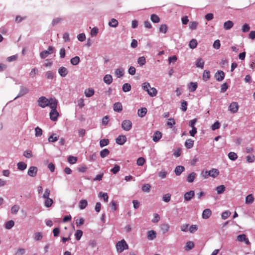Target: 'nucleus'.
<instances>
[{
  "mask_svg": "<svg viewBox=\"0 0 255 255\" xmlns=\"http://www.w3.org/2000/svg\"><path fill=\"white\" fill-rule=\"evenodd\" d=\"M37 102L38 105L42 108H44L47 106H49L50 108H51V104L52 103H58L57 100L54 98H50V99H48L43 96L39 98Z\"/></svg>",
  "mask_w": 255,
  "mask_h": 255,
  "instance_id": "nucleus-1",
  "label": "nucleus"
},
{
  "mask_svg": "<svg viewBox=\"0 0 255 255\" xmlns=\"http://www.w3.org/2000/svg\"><path fill=\"white\" fill-rule=\"evenodd\" d=\"M58 103H52L51 107L50 108L51 109V111L49 114L50 118L52 121H56L57 120V118L59 116V113L57 112L56 108L57 106Z\"/></svg>",
  "mask_w": 255,
  "mask_h": 255,
  "instance_id": "nucleus-2",
  "label": "nucleus"
},
{
  "mask_svg": "<svg viewBox=\"0 0 255 255\" xmlns=\"http://www.w3.org/2000/svg\"><path fill=\"white\" fill-rule=\"evenodd\" d=\"M116 248L118 252L121 253L124 250L128 249V245L124 240H122L117 244Z\"/></svg>",
  "mask_w": 255,
  "mask_h": 255,
  "instance_id": "nucleus-3",
  "label": "nucleus"
},
{
  "mask_svg": "<svg viewBox=\"0 0 255 255\" xmlns=\"http://www.w3.org/2000/svg\"><path fill=\"white\" fill-rule=\"evenodd\" d=\"M122 128L126 131H129L132 128V123L130 120H124L122 123Z\"/></svg>",
  "mask_w": 255,
  "mask_h": 255,
  "instance_id": "nucleus-4",
  "label": "nucleus"
},
{
  "mask_svg": "<svg viewBox=\"0 0 255 255\" xmlns=\"http://www.w3.org/2000/svg\"><path fill=\"white\" fill-rule=\"evenodd\" d=\"M54 48L52 46H49L47 50H44L40 52V56L41 58L44 59L49 54H51L53 52Z\"/></svg>",
  "mask_w": 255,
  "mask_h": 255,
  "instance_id": "nucleus-5",
  "label": "nucleus"
},
{
  "mask_svg": "<svg viewBox=\"0 0 255 255\" xmlns=\"http://www.w3.org/2000/svg\"><path fill=\"white\" fill-rule=\"evenodd\" d=\"M239 105L237 102H232L229 107V111L232 113H236L239 110Z\"/></svg>",
  "mask_w": 255,
  "mask_h": 255,
  "instance_id": "nucleus-6",
  "label": "nucleus"
},
{
  "mask_svg": "<svg viewBox=\"0 0 255 255\" xmlns=\"http://www.w3.org/2000/svg\"><path fill=\"white\" fill-rule=\"evenodd\" d=\"M37 168L35 166H31L28 170L27 174L32 177H35L37 173Z\"/></svg>",
  "mask_w": 255,
  "mask_h": 255,
  "instance_id": "nucleus-7",
  "label": "nucleus"
},
{
  "mask_svg": "<svg viewBox=\"0 0 255 255\" xmlns=\"http://www.w3.org/2000/svg\"><path fill=\"white\" fill-rule=\"evenodd\" d=\"M195 195L194 191H190L185 193L184 195V198L185 201H189L191 200Z\"/></svg>",
  "mask_w": 255,
  "mask_h": 255,
  "instance_id": "nucleus-8",
  "label": "nucleus"
},
{
  "mask_svg": "<svg viewBox=\"0 0 255 255\" xmlns=\"http://www.w3.org/2000/svg\"><path fill=\"white\" fill-rule=\"evenodd\" d=\"M237 240L240 242H244L247 245L250 244V242H249L248 239L247 238L246 235L245 234L239 235L237 237Z\"/></svg>",
  "mask_w": 255,
  "mask_h": 255,
  "instance_id": "nucleus-9",
  "label": "nucleus"
},
{
  "mask_svg": "<svg viewBox=\"0 0 255 255\" xmlns=\"http://www.w3.org/2000/svg\"><path fill=\"white\" fill-rule=\"evenodd\" d=\"M215 77L218 81H221L224 79L225 73L222 71H218L215 73Z\"/></svg>",
  "mask_w": 255,
  "mask_h": 255,
  "instance_id": "nucleus-10",
  "label": "nucleus"
},
{
  "mask_svg": "<svg viewBox=\"0 0 255 255\" xmlns=\"http://www.w3.org/2000/svg\"><path fill=\"white\" fill-rule=\"evenodd\" d=\"M126 140H127L126 136L124 135H119L116 138L117 143H118L120 145H123L126 142Z\"/></svg>",
  "mask_w": 255,
  "mask_h": 255,
  "instance_id": "nucleus-11",
  "label": "nucleus"
},
{
  "mask_svg": "<svg viewBox=\"0 0 255 255\" xmlns=\"http://www.w3.org/2000/svg\"><path fill=\"white\" fill-rule=\"evenodd\" d=\"M114 110L118 113H120L123 110V106L120 102H117L114 104L113 106Z\"/></svg>",
  "mask_w": 255,
  "mask_h": 255,
  "instance_id": "nucleus-12",
  "label": "nucleus"
},
{
  "mask_svg": "<svg viewBox=\"0 0 255 255\" xmlns=\"http://www.w3.org/2000/svg\"><path fill=\"white\" fill-rule=\"evenodd\" d=\"M219 174V171L217 169L212 168L209 171V175L213 178L217 177Z\"/></svg>",
  "mask_w": 255,
  "mask_h": 255,
  "instance_id": "nucleus-13",
  "label": "nucleus"
},
{
  "mask_svg": "<svg viewBox=\"0 0 255 255\" xmlns=\"http://www.w3.org/2000/svg\"><path fill=\"white\" fill-rule=\"evenodd\" d=\"M162 137V133L159 131H156L152 136V140L154 142L158 141Z\"/></svg>",
  "mask_w": 255,
  "mask_h": 255,
  "instance_id": "nucleus-14",
  "label": "nucleus"
},
{
  "mask_svg": "<svg viewBox=\"0 0 255 255\" xmlns=\"http://www.w3.org/2000/svg\"><path fill=\"white\" fill-rule=\"evenodd\" d=\"M211 210L209 209H206L203 211L202 217L203 219H207L211 216Z\"/></svg>",
  "mask_w": 255,
  "mask_h": 255,
  "instance_id": "nucleus-15",
  "label": "nucleus"
},
{
  "mask_svg": "<svg viewBox=\"0 0 255 255\" xmlns=\"http://www.w3.org/2000/svg\"><path fill=\"white\" fill-rule=\"evenodd\" d=\"M95 91L92 88H88L85 89L84 94L86 97H91L94 95Z\"/></svg>",
  "mask_w": 255,
  "mask_h": 255,
  "instance_id": "nucleus-16",
  "label": "nucleus"
},
{
  "mask_svg": "<svg viewBox=\"0 0 255 255\" xmlns=\"http://www.w3.org/2000/svg\"><path fill=\"white\" fill-rule=\"evenodd\" d=\"M170 228L169 225L167 223H163L160 226V229L163 233L165 234L168 232Z\"/></svg>",
  "mask_w": 255,
  "mask_h": 255,
  "instance_id": "nucleus-17",
  "label": "nucleus"
},
{
  "mask_svg": "<svg viewBox=\"0 0 255 255\" xmlns=\"http://www.w3.org/2000/svg\"><path fill=\"white\" fill-rule=\"evenodd\" d=\"M184 167L181 165L177 166L174 172L177 176H179L181 173L184 170Z\"/></svg>",
  "mask_w": 255,
  "mask_h": 255,
  "instance_id": "nucleus-18",
  "label": "nucleus"
},
{
  "mask_svg": "<svg viewBox=\"0 0 255 255\" xmlns=\"http://www.w3.org/2000/svg\"><path fill=\"white\" fill-rule=\"evenodd\" d=\"M58 73L62 77H65L68 74L67 69L64 67H60L58 70Z\"/></svg>",
  "mask_w": 255,
  "mask_h": 255,
  "instance_id": "nucleus-19",
  "label": "nucleus"
},
{
  "mask_svg": "<svg viewBox=\"0 0 255 255\" xmlns=\"http://www.w3.org/2000/svg\"><path fill=\"white\" fill-rule=\"evenodd\" d=\"M234 25V23L231 20H228L224 23V28L226 30L231 29Z\"/></svg>",
  "mask_w": 255,
  "mask_h": 255,
  "instance_id": "nucleus-20",
  "label": "nucleus"
},
{
  "mask_svg": "<svg viewBox=\"0 0 255 255\" xmlns=\"http://www.w3.org/2000/svg\"><path fill=\"white\" fill-rule=\"evenodd\" d=\"M147 113V109L146 108H141L138 110V116L141 118L143 117Z\"/></svg>",
  "mask_w": 255,
  "mask_h": 255,
  "instance_id": "nucleus-21",
  "label": "nucleus"
},
{
  "mask_svg": "<svg viewBox=\"0 0 255 255\" xmlns=\"http://www.w3.org/2000/svg\"><path fill=\"white\" fill-rule=\"evenodd\" d=\"M104 81L108 85L110 84L113 81L112 76L109 74L106 75L104 77Z\"/></svg>",
  "mask_w": 255,
  "mask_h": 255,
  "instance_id": "nucleus-22",
  "label": "nucleus"
},
{
  "mask_svg": "<svg viewBox=\"0 0 255 255\" xmlns=\"http://www.w3.org/2000/svg\"><path fill=\"white\" fill-rule=\"evenodd\" d=\"M193 145L194 140L191 139H187L185 142V146L188 149L191 148Z\"/></svg>",
  "mask_w": 255,
  "mask_h": 255,
  "instance_id": "nucleus-23",
  "label": "nucleus"
},
{
  "mask_svg": "<svg viewBox=\"0 0 255 255\" xmlns=\"http://www.w3.org/2000/svg\"><path fill=\"white\" fill-rule=\"evenodd\" d=\"M196 176V174L194 172H191L187 176V181L189 183L193 182Z\"/></svg>",
  "mask_w": 255,
  "mask_h": 255,
  "instance_id": "nucleus-24",
  "label": "nucleus"
},
{
  "mask_svg": "<svg viewBox=\"0 0 255 255\" xmlns=\"http://www.w3.org/2000/svg\"><path fill=\"white\" fill-rule=\"evenodd\" d=\"M204 61L203 59L199 58L196 60V65L197 67L203 69L204 68Z\"/></svg>",
  "mask_w": 255,
  "mask_h": 255,
  "instance_id": "nucleus-25",
  "label": "nucleus"
},
{
  "mask_svg": "<svg viewBox=\"0 0 255 255\" xmlns=\"http://www.w3.org/2000/svg\"><path fill=\"white\" fill-rule=\"evenodd\" d=\"M28 92V90L27 88L21 86L20 87L19 93L17 96V97H21L26 94H27Z\"/></svg>",
  "mask_w": 255,
  "mask_h": 255,
  "instance_id": "nucleus-26",
  "label": "nucleus"
},
{
  "mask_svg": "<svg viewBox=\"0 0 255 255\" xmlns=\"http://www.w3.org/2000/svg\"><path fill=\"white\" fill-rule=\"evenodd\" d=\"M110 154V151L109 149L107 148H105L103 150H102L100 152V154L102 158H105L107 157L108 155H109Z\"/></svg>",
  "mask_w": 255,
  "mask_h": 255,
  "instance_id": "nucleus-27",
  "label": "nucleus"
},
{
  "mask_svg": "<svg viewBox=\"0 0 255 255\" xmlns=\"http://www.w3.org/2000/svg\"><path fill=\"white\" fill-rule=\"evenodd\" d=\"M210 78V72L209 71L204 70L203 74V80L205 81H208Z\"/></svg>",
  "mask_w": 255,
  "mask_h": 255,
  "instance_id": "nucleus-28",
  "label": "nucleus"
},
{
  "mask_svg": "<svg viewBox=\"0 0 255 255\" xmlns=\"http://www.w3.org/2000/svg\"><path fill=\"white\" fill-rule=\"evenodd\" d=\"M147 237L149 240H152L156 238V233L153 230H151L147 233Z\"/></svg>",
  "mask_w": 255,
  "mask_h": 255,
  "instance_id": "nucleus-29",
  "label": "nucleus"
},
{
  "mask_svg": "<svg viewBox=\"0 0 255 255\" xmlns=\"http://www.w3.org/2000/svg\"><path fill=\"white\" fill-rule=\"evenodd\" d=\"M44 205L46 207H50L53 203V200L50 198H45Z\"/></svg>",
  "mask_w": 255,
  "mask_h": 255,
  "instance_id": "nucleus-30",
  "label": "nucleus"
},
{
  "mask_svg": "<svg viewBox=\"0 0 255 255\" xmlns=\"http://www.w3.org/2000/svg\"><path fill=\"white\" fill-rule=\"evenodd\" d=\"M147 92L151 97L155 96L157 93V91L155 88H150Z\"/></svg>",
  "mask_w": 255,
  "mask_h": 255,
  "instance_id": "nucleus-31",
  "label": "nucleus"
},
{
  "mask_svg": "<svg viewBox=\"0 0 255 255\" xmlns=\"http://www.w3.org/2000/svg\"><path fill=\"white\" fill-rule=\"evenodd\" d=\"M194 247V244L193 242L189 241L186 243V245L185 247V249L186 251H189L192 249Z\"/></svg>",
  "mask_w": 255,
  "mask_h": 255,
  "instance_id": "nucleus-32",
  "label": "nucleus"
},
{
  "mask_svg": "<svg viewBox=\"0 0 255 255\" xmlns=\"http://www.w3.org/2000/svg\"><path fill=\"white\" fill-rule=\"evenodd\" d=\"M88 205V202L86 200H82L79 202V208L80 209H85Z\"/></svg>",
  "mask_w": 255,
  "mask_h": 255,
  "instance_id": "nucleus-33",
  "label": "nucleus"
},
{
  "mask_svg": "<svg viewBox=\"0 0 255 255\" xmlns=\"http://www.w3.org/2000/svg\"><path fill=\"white\" fill-rule=\"evenodd\" d=\"M118 21L115 18H112L109 22V25L111 27H116L118 25Z\"/></svg>",
  "mask_w": 255,
  "mask_h": 255,
  "instance_id": "nucleus-34",
  "label": "nucleus"
},
{
  "mask_svg": "<svg viewBox=\"0 0 255 255\" xmlns=\"http://www.w3.org/2000/svg\"><path fill=\"white\" fill-rule=\"evenodd\" d=\"M18 169L20 170H24L27 167V164L23 162H19L17 163Z\"/></svg>",
  "mask_w": 255,
  "mask_h": 255,
  "instance_id": "nucleus-35",
  "label": "nucleus"
},
{
  "mask_svg": "<svg viewBox=\"0 0 255 255\" xmlns=\"http://www.w3.org/2000/svg\"><path fill=\"white\" fill-rule=\"evenodd\" d=\"M218 194H222L225 190V186L223 185L217 186L216 189Z\"/></svg>",
  "mask_w": 255,
  "mask_h": 255,
  "instance_id": "nucleus-36",
  "label": "nucleus"
},
{
  "mask_svg": "<svg viewBox=\"0 0 255 255\" xmlns=\"http://www.w3.org/2000/svg\"><path fill=\"white\" fill-rule=\"evenodd\" d=\"M131 86L128 83H125L123 85L122 89L124 92H129L131 90Z\"/></svg>",
  "mask_w": 255,
  "mask_h": 255,
  "instance_id": "nucleus-37",
  "label": "nucleus"
},
{
  "mask_svg": "<svg viewBox=\"0 0 255 255\" xmlns=\"http://www.w3.org/2000/svg\"><path fill=\"white\" fill-rule=\"evenodd\" d=\"M197 88V83L191 82L189 87V91L191 92H194Z\"/></svg>",
  "mask_w": 255,
  "mask_h": 255,
  "instance_id": "nucleus-38",
  "label": "nucleus"
},
{
  "mask_svg": "<svg viewBox=\"0 0 255 255\" xmlns=\"http://www.w3.org/2000/svg\"><path fill=\"white\" fill-rule=\"evenodd\" d=\"M71 63L73 65H77L80 62V58L78 56H75L71 59Z\"/></svg>",
  "mask_w": 255,
  "mask_h": 255,
  "instance_id": "nucleus-39",
  "label": "nucleus"
},
{
  "mask_svg": "<svg viewBox=\"0 0 255 255\" xmlns=\"http://www.w3.org/2000/svg\"><path fill=\"white\" fill-rule=\"evenodd\" d=\"M145 62L146 59L144 56H141L137 59V63L141 66L144 65L145 64Z\"/></svg>",
  "mask_w": 255,
  "mask_h": 255,
  "instance_id": "nucleus-40",
  "label": "nucleus"
},
{
  "mask_svg": "<svg viewBox=\"0 0 255 255\" xmlns=\"http://www.w3.org/2000/svg\"><path fill=\"white\" fill-rule=\"evenodd\" d=\"M115 74L118 78H120L124 75V70L121 68L117 69L115 71Z\"/></svg>",
  "mask_w": 255,
  "mask_h": 255,
  "instance_id": "nucleus-41",
  "label": "nucleus"
},
{
  "mask_svg": "<svg viewBox=\"0 0 255 255\" xmlns=\"http://www.w3.org/2000/svg\"><path fill=\"white\" fill-rule=\"evenodd\" d=\"M228 157L231 160H235L238 158L237 154L234 152H230L228 154Z\"/></svg>",
  "mask_w": 255,
  "mask_h": 255,
  "instance_id": "nucleus-42",
  "label": "nucleus"
},
{
  "mask_svg": "<svg viewBox=\"0 0 255 255\" xmlns=\"http://www.w3.org/2000/svg\"><path fill=\"white\" fill-rule=\"evenodd\" d=\"M48 141L50 142H54L58 139V136H56V134L53 133L48 137Z\"/></svg>",
  "mask_w": 255,
  "mask_h": 255,
  "instance_id": "nucleus-43",
  "label": "nucleus"
},
{
  "mask_svg": "<svg viewBox=\"0 0 255 255\" xmlns=\"http://www.w3.org/2000/svg\"><path fill=\"white\" fill-rule=\"evenodd\" d=\"M254 198L252 194H250L246 197V203L247 204H251L253 202Z\"/></svg>",
  "mask_w": 255,
  "mask_h": 255,
  "instance_id": "nucleus-44",
  "label": "nucleus"
},
{
  "mask_svg": "<svg viewBox=\"0 0 255 255\" xmlns=\"http://www.w3.org/2000/svg\"><path fill=\"white\" fill-rule=\"evenodd\" d=\"M83 235V232L81 230H77L75 233V236L76 240L79 241Z\"/></svg>",
  "mask_w": 255,
  "mask_h": 255,
  "instance_id": "nucleus-45",
  "label": "nucleus"
},
{
  "mask_svg": "<svg viewBox=\"0 0 255 255\" xmlns=\"http://www.w3.org/2000/svg\"><path fill=\"white\" fill-rule=\"evenodd\" d=\"M151 20L153 22L158 23L160 21V18L156 14H152L151 15Z\"/></svg>",
  "mask_w": 255,
  "mask_h": 255,
  "instance_id": "nucleus-46",
  "label": "nucleus"
},
{
  "mask_svg": "<svg viewBox=\"0 0 255 255\" xmlns=\"http://www.w3.org/2000/svg\"><path fill=\"white\" fill-rule=\"evenodd\" d=\"M109 144L108 139H102L100 141V145L101 147L105 146Z\"/></svg>",
  "mask_w": 255,
  "mask_h": 255,
  "instance_id": "nucleus-47",
  "label": "nucleus"
},
{
  "mask_svg": "<svg viewBox=\"0 0 255 255\" xmlns=\"http://www.w3.org/2000/svg\"><path fill=\"white\" fill-rule=\"evenodd\" d=\"M167 26L165 24H163L160 25L159 30L160 32L166 33L167 31Z\"/></svg>",
  "mask_w": 255,
  "mask_h": 255,
  "instance_id": "nucleus-48",
  "label": "nucleus"
},
{
  "mask_svg": "<svg viewBox=\"0 0 255 255\" xmlns=\"http://www.w3.org/2000/svg\"><path fill=\"white\" fill-rule=\"evenodd\" d=\"M77 161V158L75 156H70L68 158V161L70 164H75Z\"/></svg>",
  "mask_w": 255,
  "mask_h": 255,
  "instance_id": "nucleus-49",
  "label": "nucleus"
},
{
  "mask_svg": "<svg viewBox=\"0 0 255 255\" xmlns=\"http://www.w3.org/2000/svg\"><path fill=\"white\" fill-rule=\"evenodd\" d=\"M189 45V47L192 49H194V48H196L197 45V40L194 39H192L190 41Z\"/></svg>",
  "mask_w": 255,
  "mask_h": 255,
  "instance_id": "nucleus-50",
  "label": "nucleus"
},
{
  "mask_svg": "<svg viewBox=\"0 0 255 255\" xmlns=\"http://www.w3.org/2000/svg\"><path fill=\"white\" fill-rule=\"evenodd\" d=\"M19 209V206L17 205H13L11 208V212L13 214H16Z\"/></svg>",
  "mask_w": 255,
  "mask_h": 255,
  "instance_id": "nucleus-51",
  "label": "nucleus"
},
{
  "mask_svg": "<svg viewBox=\"0 0 255 255\" xmlns=\"http://www.w3.org/2000/svg\"><path fill=\"white\" fill-rule=\"evenodd\" d=\"M198 23L196 21H191L189 23V28L192 30H194L197 28Z\"/></svg>",
  "mask_w": 255,
  "mask_h": 255,
  "instance_id": "nucleus-52",
  "label": "nucleus"
},
{
  "mask_svg": "<svg viewBox=\"0 0 255 255\" xmlns=\"http://www.w3.org/2000/svg\"><path fill=\"white\" fill-rule=\"evenodd\" d=\"M14 225V222L12 220H10L7 222L5 224V228L7 229H10Z\"/></svg>",
  "mask_w": 255,
  "mask_h": 255,
  "instance_id": "nucleus-53",
  "label": "nucleus"
},
{
  "mask_svg": "<svg viewBox=\"0 0 255 255\" xmlns=\"http://www.w3.org/2000/svg\"><path fill=\"white\" fill-rule=\"evenodd\" d=\"M171 200V195L169 193L164 195L162 197V200L165 202H169Z\"/></svg>",
  "mask_w": 255,
  "mask_h": 255,
  "instance_id": "nucleus-54",
  "label": "nucleus"
},
{
  "mask_svg": "<svg viewBox=\"0 0 255 255\" xmlns=\"http://www.w3.org/2000/svg\"><path fill=\"white\" fill-rule=\"evenodd\" d=\"M151 186L149 184H145L143 185L142 190L143 192H149L150 191Z\"/></svg>",
  "mask_w": 255,
  "mask_h": 255,
  "instance_id": "nucleus-55",
  "label": "nucleus"
},
{
  "mask_svg": "<svg viewBox=\"0 0 255 255\" xmlns=\"http://www.w3.org/2000/svg\"><path fill=\"white\" fill-rule=\"evenodd\" d=\"M23 156L26 158H30L32 157V153L31 150H27L24 151Z\"/></svg>",
  "mask_w": 255,
  "mask_h": 255,
  "instance_id": "nucleus-56",
  "label": "nucleus"
},
{
  "mask_svg": "<svg viewBox=\"0 0 255 255\" xmlns=\"http://www.w3.org/2000/svg\"><path fill=\"white\" fill-rule=\"evenodd\" d=\"M35 131L36 137L40 136L42 134V130L38 127L35 128Z\"/></svg>",
  "mask_w": 255,
  "mask_h": 255,
  "instance_id": "nucleus-57",
  "label": "nucleus"
},
{
  "mask_svg": "<svg viewBox=\"0 0 255 255\" xmlns=\"http://www.w3.org/2000/svg\"><path fill=\"white\" fill-rule=\"evenodd\" d=\"M231 214V213L229 211H225L222 214V215H221V217H222V218L223 219H227Z\"/></svg>",
  "mask_w": 255,
  "mask_h": 255,
  "instance_id": "nucleus-58",
  "label": "nucleus"
},
{
  "mask_svg": "<svg viewBox=\"0 0 255 255\" xmlns=\"http://www.w3.org/2000/svg\"><path fill=\"white\" fill-rule=\"evenodd\" d=\"M145 162V159L143 157H139L136 160V164L138 166H142Z\"/></svg>",
  "mask_w": 255,
  "mask_h": 255,
  "instance_id": "nucleus-59",
  "label": "nucleus"
},
{
  "mask_svg": "<svg viewBox=\"0 0 255 255\" xmlns=\"http://www.w3.org/2000/svg\"><path fill=\"white\" fill-rule=\"evenodd\" d=\"M175 121L173 119L170 118L168 119V121L167 123V126L170 128H171L173 126L175 125Z\"/></svg>",
  "mask_w": 255,
  "mask_h": 255,
  "instance_id": "nucleus-60",
  "label": "nucleus"
},
{
  "mask_svg": "<svg viewBox=\"0 0 255 255\" xmlns=\"http://www.w3.org/2000/svg\"><path fill=\"white\" fill-rule=\"evenodd\" d=\"M250 29V27L249 24L246 23L244 24L242 28V30L244 32H248Z\"/></svg>",
  "mask_w": 255,
  "mask_h": 255,
  "instance_id": "nucleus-61",
  "label": "nucleus"
},
{
  "mask_svg": "<svg viewBox=\"0 0 255 255\" xmlns=\"http://www.w3.org/2000/svg\"><path fill=\"white\" fill-rule=\"evenodd\" d=\"M45 76L47 79H52L54 78V74L52 71H47L45 74Z\"/></svg>",
  "mask_w": 255,
  "mask_h": 255,
  "instance_id": "nucleus-62",
  "label": "nucleus"
},
{
  "mask_svg": "<svg viewBox=\"0 0 255 255\" xmlns=\"http://www.w3.org/2000/svg\"><path fill=\"white\" fill-rule=\"evenodd\" d=\"M120 170V166L118 165H115L114 167L111 170V171L114 174L117 173Z\"/></svg>",
  "mask_w": 255,
  "mask_h": 255,
  "instance_id": "nucleus-63",
  "label": "nucleus"
},
{
  "mask_svg": "<svg viewBox=\"0 0 255 255\" xmlns=\"http://www.w3.org/2000/svg\"><path fill=\"white\" fill-rule=\"evenodd\" d=\"M77 38L78 40H79L80 41L83 42L85 41L86 39L85 34L83 33H80L78 35Z\"/></svg>",
  "mask_w": 255,
  "mask_h": 255,
  "instance_id": "nucleus-64",
  "label": "nucleus"
}]
</instances>
